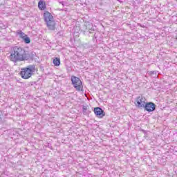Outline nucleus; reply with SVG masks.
<instances>
[{"label":"nucleus","instance_id":"f257e3e1","mask_svg":"<svg viewBox=\"0 0 177 177\" xmlns=\"http://www.w3.org/2000/svg\"><path fill=\"white\" fill-rule=\"evenodd\" d=\"M10 55L9 59L13 63H17V62H24L28 60L29 56L27 54V51L24 48L20 46H14L11 48Z\"/></svg>","mask_w":177,"mask_h":177},{"label":"nucleus","instance_id":"f03ea898","mask_svg":"<svg viewBox=\"0 0 177 177\" xmlns=\"http://www.w3.org/2000/svg\"><path fill=\"white\" fill-rule=\"evenodd\" d=\"M34 71H35V66L34 65H30L28 67L23 68L20 72L21 77L24 78V80H28V78H31Z\"/></svg>","mask_w":177,"mask_h":177},{"label":"nucleus","instance_id":"7ed1b4c3","mask_svg":"<svg viewBox=\"0 0 177 177\" xmlns=\"http://www.w3.org/2000/svg\"><path fill=\"white\" fill-rule=\"evenodd\" d=\"M44 20L47 24V27L49 28V30H55L56 26V24L55 23V20L53 19V16L50 12L46 11L44 14Z\"/></svg>","mask_w":177,"mask_h":177},{"label":"nucleus","instance_id":"20e7f679","mask_svg":"<svg viewBox=\"0 0 177 177\" xmlns=\"http://www.w3.org/2000/svg\"><path fill=\"white\" fill-rule=\"evenodd\" d=\"M71 80L72 85L76 91H77L78 92L83 91L84 86L82 85V82L81 81V79L76 76H71Z\"/></svg>","mask_w":177,"mask_h":177},{"label":"nucleus","instance_id":"39448f33","mask_svg":"<svg viewBox=\"0 0 177 177\" xmlns=\"http://www.w3.org/2000/svg\"><path fill=\"white\" fill-rule=\"evenodd\" d=\"M145 104L146 97H143V95H140L136 98L135 106H137L138 109H143Z\"/></svg>","mask_w":177,"mask_h":177},{"label":"nucleus","instance_id":"423d86ee","mask_svg":"<svg viewBox=\"0 0 177 177\" xmlns=\"http://www.w3.org/2000/svg\"><path fill=\"white\" fill-rule=\"evenodd\" d=\"M143 109H145L146 111L151 113V111H154V110H156V104L153 102H146L145 105H144Z\"/></svg>","mask_w":177,"mask_h":177},{"label":"nucleus","instance_id":"0eeeda50","mask_svg":"<svg viewBox=\"0 0 177 177\" xmlns=\"http://www.w3.org/2000/svg\"><path fill=\"white\" fill-rule=\"evenodd\" d=\"M94 113L99 118L104 117V111L100 107H96L94 109Z\"/></svg>","mask_w":177,"mask_h":177},{"label":"nucleus","instance_id":"6e6552de","mask_svg":"<svg viewBox=\"0 0 177 177\" xmlns=\"http://www.w3.org/2000/svg\"><path fill=\"white\" fill-rule=\"evenodd\" d=\"M38 8L40 10H45L46 9V3L44 0H40L38 3Z\"/></svg>","mask_w":177,"mask_h":177},{"label":"nucleus","instance_id":"1a4fd4ad","mask_svg":"<svg viewBox=\"0 0 177 177\" xmlns=\"http://www.w3.org/2000/svg\"><path fill=\"white\" fill-rule=\"evenodd\" d=\"M17 35H19V38H22V39H24V38L26 36V35L21 30H18L17 32Z\"/></svg>","mask_w":177,"mask_h":177},{"label":"nucleus","instance_id":"9d476101","mask_svg":"<svg viewBox=\"0 0 177 177\" xmlns=\"http://www.w3.org/2000/svg\"><path fill=\"white\" fill-rule=\"evenodd\" d=\"M53 64L55 66H60V59L59 58H57V57H55L54 59H53Z\"/></svg>","mask_w":177,"mask_h":177},{"label":"nucleus","instance_id":"9b49d317","mask_svg":"<svg viewBox=\"0 0 177 177\" xmlns=\"http://www.w3.org/2000/svg\"><path fill=\"white\" fill-rule=\"evenodd\" d=\"M82 113L83 114H84V115H86V114H88V106H82Z\"/></svg>","mask_w":177,"mask_h":177},{"label":"nucleus","instance_id":"f8f14e48","mask_svg":"<svg viewBox=\"0 0 177 177\" xmlns=\"http://www.w3.org/2000/svg\"><path fill=\"white\" fill-rule=\"evenodd\" d=\"M25 44H30V42H31V39H30V37L25 36V37L23 39Z\"/></svg>","mask_w":177,"mask_h":177},{"label":"nucleus","instance_id":"ddd939ff","mask_svg":"<svg viewBox=\"0 0 177 177\" xmlns=\"http://www.w3.org/2000/svg\"><path fill=\"white\" fill-rule=\"evenodd\" d=\"M141 131L143 132V133H146V130L142 129Z\"/></svg>","mask_w":177,"mask_h":177},{"label":"nucleus","instance_id":"4468645a","mask_svg":"<svg viewBox=\"0 0 177 177\" xmlns=\"http://www.w3.org/2000/svg\"><path fill=\"white\" fill-rule=\"evenodd\" d=\"M154 73H155L154 71H151L150 74H154Z\"/></svg>","mask_w":177,"mask_h":177}]
</instances>
